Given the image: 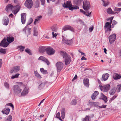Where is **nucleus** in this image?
<instances>
[{"label":"nucleus","mask_w":121,"mask_h":121,"mask_svg":"<svg viewBox=\"0 0 121 121\" xmlns=\"http://www.w3.org/2000/svg\"><path fill=\"white\" fill-rule=\"evenodd\" d=\"M60 54L63 56V58H65V61L66 65L69 64L71 62V57L66 52L63 51H60Z\"/></svg>","instance_id":"obj_1"},{"label":"nucleus","mask_w":121,"mask_h":121,"mask_svg":"<svg viewBox=\"0 0 121 121\" xmlns=\"http://www.w3.org/2000/svg\"><path fill=\"white\" fill-rule=\"evenodd\" d=\"M63 6L65 8H68L69 9L71 10H73V9H78L79 8V7L78 6L75 5L73 6L71 3V2L69 1H66V3L65 2Z\"/></svg>","instance_id":"obj_2"},{"label":"nucleus","mask_w":121,"mask_h":121,"mask_svg":"<svg viewBox=\"0 0 121 121\" xmlns=\"http://www.w3.org/2000/svg\"><path fill=\"white\" fill-rule=\"evenodd\" d=\"M13 91L14 94L17 95L21 93L22 89L18 85H15L13 86Z\"/></svg>","instance_id":"obj_3"},{"label":"nucleus","mask_w":121,"mask_h":121,"mask_svg":"<svg viewBox=\"0 0 121 121\" xmlns=\"http://www.w3.org/2000/svg\"><path fill=\"white\" fill-rule=\"evenodd\" d=\"M24 4L27 8L31 9L33 6V1L32 0H26Z\"/></svg>","instance_id":"obj_4"},{"label":"nucleus","mask_w":121,"mask_h":121,"mask_svg":"<svg viewBox=\"0 0 121 121\" xmlns=\"http://www.w3.org/2000/svg\"><path fill=\"white\" fill-rule=\"evenodd\" d=\"M47 54L49 55H53L55 52V51L52 48L48 47L45 49Z\"/></svg>","instance_id":"obj_5"},{"label":"nucleus","mask_w":121,"mask_h":121,"mask_svg":"<svg viewBox=\"0 0 121 121\" xmlns=\"http://www.w3.org/2000/svg\"><path fill=\"white\" fill-rule=\"evenodd\" d=\"M63 63L60 61H58L56 64V66L57 69V72H60L63 68Z\"/></svg>","instance_id":"obj_6"},{"label":"nucleus","mask_w":121,"mask_h":121,"mask_svg":"<svg viewBox=\"0 0 121 121\" xmlns=\"http://www.w3.org/2000/svg\"><path fill=\"white\" fill-rule=\"evenodd\" d=\"M5 39L6 41L9 44L13 42L14 40V37L12 36V34L7 35Z\"/></svg>","instance_id":"obj_7"},{"label":"nucleus","mask_w":121,"mask_h":121,"mask_svg":"<svg viewBox=\"0 0 121 121\" xmlns=\"http://www.w3.org/2000/svg\"><path fill=\"white\" fill-rule=\"evenodd\" d=\"M83 7L84 10L89 9L91 7L90 3L87 1H84L83 2Z\"/></svg>","instance_id":"obj_8"},{"label":"nucleus","mask_w":121,"mask_h":121,"mask_svg":"<svg viewBox=\"0 0 121 121\" xmlns=\"http://www.w3.org/2000/svg\"><path fill=\"white\" fill-rule=\"evenodd\" d=\"M100 88L101 91H107L109 90L110 88V85L109 84H107L104 86H99Z\"/></svg>","instance_id":"obj_9"},{"label":"nucleus","mask_w":121,"mask_h":121,"mask_svg":"<svg viewBox=\"0 0 121 121\" xmlns=\"http://www.w3.org/2000/svg\"><path fill=\"white\" fill-rule=\"evenodd\" d=\"M5 38H4L0 43V46L6 48L8 46L9 44L8 42L6 41Z\"/></svg>","instance_id":"obj_10"},{"label":"nucleus","mask_w":121,"mask_h":121,"mask_svg":"<svg viewBox=\"0 0 121 121\" xmlns=\"http://www.w3.org/2000/svg\"><path fill=\"white\" fill-rule=\"evenodd\" d=\"M116 34H113L109 37V40L110 44H112L114 42L116 38Z\"/></svg>","instance_id":"obj_11"},{"label":"nucleus","mask_w":121,"mask_h":121,"mask_svg":"<svg viewBox=\"0 0 121 121\" xmlns=\"http://www.w3.org/2000/svg\"><path fill=\"white\" fill-rule=\"evenodd\" d=\"M26 13H22L21 14V20L22 23L24 24L26 20Z\"/></svg>","instance_id":"obj_12"},{"label":"nucleus","mask_w":121,"mask_h":121,"mask_svg":"<svg viewBox=\"0 0 121 121\" xmlns=\"http://www.w3.org/2000/svg\"><path fill=\"white\" fill-rule=\"evenodd\" d=\"M112 77L115 80H117L121 78V75L119 74L115 73L113 74Z\"/></svg>","instance_id":"obj_13"},{"label":"nucleus","mask_w":121,"mask_h":121,"mask_svg":"<svg viewBox=\"0 0 121 121\" xmlns=\"http://www.w3.org/2000/svg\"><path fill=\"white\" fill-rule=\"evenodd\" d=\"M62 41L63 42L65 43L66 44L68 45L71 44L72 43V39L68 40L66 39H65L64 37L63 38H62Z\"/></svg>","instance_id":"obj_14"},{"label":"nucleus","mask_w":121,"mask_h":121,"mask_svg":"<svg viewBox=\"0 0 121 121\" xmlns=\"http://www.w3.org/2000/svg\"><path fill=\"white\" fill-rule=\"evenodd\" d=\"M20 67L19 66H17L14 67L12 70L10 71V73H12L13 72L16 73L18 71L20 70Z\"/></svg>","instance_id":"obj_15"},{"label":"nucleus","mask_w":121,"mask_h":121,"mask_svg":"<svg viewBox=\"0 0 121 121\" xmlns=\"http://www.w3.org/2000/svg\"><path fill=\"white\" fill-rule=\"evenodd\" d=\"M9 21V19L8 17H5L2 20L3 24L4 25L6 26L8 24Z\"/></svg>","instance_id":"obj_16"},{"label":"nucleus","mask_w":121,"mask_h":121,"mask_svg":"<svg viewBox=\"0 0 121 121\" xmlns=\"http://www.w3.org/2000/svg\"><path fill=\"white\" fill-rule=\"evenodd\" d=\"M38 60L44 61L48 65H49L50 64V62L48 61V60L43 56H40L39 57Z\"/></svg>","instance_id":"obj_17"},{"label":"nucleus","mask_w":121,"mask_h":121,"mask_svg":"<svg viewBox=\"0 0 121 121\" xmlns=\"http://www.w3.org/2000/svg\"><path fill=\"white\" fill-rule=\"evenodd\" d=\"M83 83L84 85L87 87L89 86V80L88 78H85L83 80Z\"/></svg>","instance_id":"obj_18"},{"label":"nucleus","mask_w":121,"mask_h":121,"mask_svg":"<svg viewBox=\"0 0 121 121\" xmlns=\"http://www.w3.org/2000/svg\"><path fill=\"white\" fill-rule=\"evenodd\" d=\"M107 97L104 95L103 93H101L100 98H99L100 99L103 100L106 103L107 101Z\"/></svg>","instance_id":"obj_19"},{"label":"nucleus","mask_w":121,"mask_h":121,"mask_svg":"<svg viewBox=\"0 0 121 121\" xmlns=\"http://www.w3.org/2000/svg\"><path fill=\"white\" fill-rule=\"evenodd\" d=\"M109 77V75L108 73L104 74L102 76V79L101 80L102 81H106L107 80L108 77Z\"/></svg>","instance_id":"obj_20"},{"label":"nucleus","mask_w":121,"mask_h":121,"mask_svg":"<svg viewBox=\"0 0 121 121\" xmlns=\"http://www.w3.org/2000/svg\"><path fill=\"white\" fill-rule=\"evenodd\" d=\"M89 104L90 106L91 107H97L98 106L99 103L96 102H89Z\"/></svg>","instance_id":"obj_21"},{"label":"nucleus","mask_w":121,"mask_h":121,"mask_svg":"<svg viewBox=\"0 0 121 121\" xmlns=\"http://www.w3.org/2000/svg\"><path fill=\"white\" fill-rule=\"evenodd\" d=\"M14 7H15L17 9L13 11V13L14 14H15L17 13L20 10V6L19 5H17L14 6Z\"/></svg>","instance_id":"obj_22"},{"label":"nucleus","mask_w":121,"mask_h":121,"mask_svg":"<svg viewBox=\"0 0 121 121\" xmlns=\"http://www.w3.org/2000/svg\"><path fill=\"white\" fill-rule=\"evenodd\" d=\"M14 8V7L12 5L9 4L7 5L5 10L6 11H8L9 9L12 10Z\"/></svg>","instance_id":"obj_23"},{"label":"nucleus","mask_w":121,"mask_h":121,"mask_svg":"<svg viewBox=\"0 0 121 121\" xmlns=\"http://www.w3.org/2000/svg\"><path fill=\"white\" fill-rule=\"evenodd\" d=\"M28 92V90L25 87L21 93V96H24L27 94Z\"/></svg>","instance_id":"obj_24"},{"label":"nucleus","mask_w":121,"mask_h":121,"mask_svg":"<svg viewBox=\"0 0 121 121\" xmlns=\"http://www.w3.org/2000/svg\"><path fill=\"white\" fill-rule=\"evenodd\" d=\"M10 111V109L9 108H5L2 110V112L4 114H6V115H8Z\"/></svg>","instance_id":"obj_25"},{"label":"nucleus","mask_w":121,"mask_h":121,"mask_svg":"<svg viewBox=\"0 0 121 121\" xmlns=\"http://www.w3.org/2000/svg\"><path fill=\"white\" fill-rule=\"evenodd\" d=\"M107 13L109 14H115L116 12H114L113 11L111 8H109L107 10Z\"/></svg>","instance_id":"obj_26"},{"label":"nucleus","mask_w":121,"mask_h":121,"mask_svg":"<svg viewBox=\"0 0 121 121\" xmlns=\"http://www.w3.org/2000/svg\"><path fill=\"white\" fill-rule=\"evenodd\" d=\"M51 28L53 32H56L57 31V29L56 24H54L53 26H52Z\"/></svg>","instance_id":"obj_27"},{"label":"nucleus","mask_w":121,"mask_h":121,"mask_svg":"<svg viewBox=\"0 0 121 121\" xmlns=\"http://www.w3.org/2000/svg\"><path fill=\"white\" fill-rule=\"evenodd\" d=\"M42 16H38L37 17V18L35 19L34 23V24L35 25H36V24L38 23V21L40 20V19L42 18Z\"/></svg>","instance_id":"obj_28"},{"label":"nucleus","mask_w":121,"mask_h":121,"mask_svg":"<svg viewBox=\"0 0 121 121\" xmlns=\"http://www.w3.org/2000/svg\"><path fill=\"white\" fill-rule=\"evenodd\" d=\"M65 109L64 108H63L61 110V117L62 119H64L65 118Z\"/></svg>","instance_id":"obj_29"},{"label":"nucleus","mask_w":121,"mask_h":121,"mask_svg":"<svg viewBox=\"0 0 121 121\" xmlns=\"http://www.w3.org/2000/svg\"><path fill=\"white\" fill-rule=\"evenodd\" d=\"M33 35L35 36H37L38 35V31L36 27H34L33 28Z\"/></svg>","instance_id":"obj_30"},{"label":"nucleus","mask_w":121,"mask_h":121,"mask_svg":"<svg viewBox=\"0 0 121 121\" xmlns=\"http://www.w3.org/2000/svg\"><path fill=\"white\" fill-rule=\"evenodd\" d=\"M45 47L41 46L39 47V51L40 52L43 53L45 51Z\"/></svg>","instance_id":"obj_31"},{"label":"nucleus","mask_w":121,"mask_h":121,"mask_svg":"<svg viewBox=\"0 0 121 121\" xmlns=\"http://www.w3.org/2000/svg\"><path fill=\"white\" fill-rule=\"evenodd\" d=\"M33 21V19L31 17H30L29 20L28 22L27 23V25L25 27V28H26V27H27L28 25L31 24V23Z\"/></svg>","instance_id":"obj_32"},{"label":"nucleus","mask_w":121,"mask_h":121,"mask_svg":"<svg viewBox=\"0 0 121 121\" xmlns=\"http://www.w3.org/2000/svg\"><path fill=\"white\" fill-rule=\"evenodd\" d=\"M46 83L45 82L42 83L39 86L38 88L39 90H41L43 89L45 86V84Z\"/></svg>","instance_id":"obj_33"},{"label":"nucleus","mask_w":121,"mask_h":121,"mask_svg":"<svg viewBox=\"0 0 121 121\" xmlns=\"http://www.w3.org/2000/svg\"><path fill=\"white\" fill-rule=\"evenodd\" d=\"M34 73L35 76L37 78L39 79H40L42 78L41 76L38 73L37 71H34Z\"/></svg>","instance_id":"obj_34"},{"label":"nucleus","mask_w":121,"mask_h":121,"mask_svg":"<svg viewBox=\"0 0 121 121\" xmlns=\"http://www.w3.org/2000/svg\"><path fill=\"white\" fill-rule=\"evenodd\" d=\"M103 3V5L105 7L108 6L109 3V2L108 0L104 1V0H101Z\"/></svg>","instance_id":"obj_35"},{"label":"nucleus","mask_w":121,"mask_h":121,"mask_svg":"<svg viewBox=\"0 0 121 121\" xmlns=\"http://www.w3.org/2000/svg\"><path fill=\"white\" fill-rule=\"evenodd\" d=\"M116 90L117 92H120L121 90V84H119L118 85H117Z\"/></svg>","instance_id":"obj_36"},{"label":"nucleus","mask_w":121,"mask_h":121,"mask_svg":"<svg viewBox=\"0 0 121 121\" xmlns=\"http://www.w3.org/2000/svg\"><path fill=\"white\" fill-rule=\"evenodd\" d=\"M77 101L75 99H73L71 102L70 104L71 105H74L77 104Z\"/></svg>","instance_id":"obj_37"},{"label":"nucleus","mask_w":121,"mask_h":121,"mask_svg":"<svg viewBox=\"0 0 121 121\" xmlns=\"http://www.w3.org/2000/svg\"><path fill=\"white\" fill-rule=\"evenodd\" d=\"M40 69L41 72L43 74H46L48 73L47 70H44L43 68H40Z\"/></svg>","instance_id":"obj_38"},{"label":"nucleus","mask_w":121,"mask_h":121,"mask_svg":"<svg viewBox=\"0 0 121 121\" xmlns=\"http://www.w3.org/2000/svg\"><path fill=\"white\" fill-rule=\"evenodd\" d=\"M69 25H66L64 26V27L63 28L62 30L65 31L67 30H69Z\"/></svg>","instance_id":"obj_39"},{"label":"nucleus","mask_w":121,"mask_h":121,"mask_svg":"<svg viewBox=\"0 0 121 121\" xmlns=\"http://www.w3.org/2000/svg\"><path fill=\"white\" fill-rule=\"evenodd\" d=\"M89 9H85L86 11V13H85V15H86V16L87 17H90L91 15V12L89 13L88 11Z\"/></svg>","instance_id":"obj_40"},{"label":"nucleus","mask_w":121,"mask_h":121,"mask_svg":"<svg viewBox=\"0 0 121 121\" xmlns=\"http://www.w3.org/2000/svg\"><path fill=\"white\" fill-rule=\"evenodd\" d=\"M82 0H74L73 2L77 5L80 4L81 3Z\"/></svg>","instance_id":"obj_41"},{"label":"nucleus","mask_w":121,"mask_h":121,"mask_svg":"<svg viewBox=\"0 0 121 121\" xmlns=\"http://www.w3.org/2000/svg\"><path fill=\"white\" fill-rule=\"evenodd\" d=\"M18 48H20L19 50L21 51H23L25 48V47L22 46H19L17 47Z\"/></svg>","instance_id":"obj_42"},{"label":"nucleus","mask_w":121,"mask_h":121,"mask_svg":"<svg viewBox=\"0 0 121 121\" xmlns=\"http://www.w3.org/2000/svg\"><path fill=\"white\" fill-rule=\"evenodd\" d=\"M115 89L113 88L109 92V93L110 95H113L115 93Z\"/></svg>","instance_id":"obj_43"},{"label":"nucleus","mask_w":121,"mask_h":121,"mask_svg":"<svg viewBox=\"0 0 121 121\" xmlns=\"http://www.w3.org/2000/svg\"><path fill=\"white\" fill-rule=\"evenodd\" d=\"M6 52V49L1 48L0 49V52L2 53L5 54Z\"/></svg>","instance_id":"obj_44"},{"label":"nucleus","mask_w":121,"mask_h":121,"mask_svg":"<svg viewBox=\"0 0 121 121\" xmlns=\"http://www.w3.org/2000/svg\"><path fill=\"white\" fill-rule=\"evenodd\" d=\"M25 52L28 54L30 55H32V53H31V50L29 48H26L25 50Z\"/></svg>","instance_id":"obj_45"},{"label":"nucleus","mask_w":121,"mask_h":121,"mask_svg":"<svg viewBox=\"0 0 121 121\" xmlns=\"http://www.w3.org/2000/svg\"><path fill=\"white\" fill-rule=\"evenodd\" d=\"M110 26H111V23H110L109 22H108L105 23L104 27L105 28H108Z\"/></svg>","instance_id":"obj_46"},{"label":"nucleus","mask_w":121,"mask_h":121,"mask_svg":"<svg viewBox=\"0 0 121 121\" xmlns=\"http://www.w3.org/2000/svg\"><path fill=\"white\" fill-rule=\"evenodd\" d=\"M17 73L18 74H16L14 75H12V76L11 78L12 79H14L18 78V77L19 75L20 74L18 73Z\"/></svg>","instance_id":"obj_47"},{"label":"nucleus","mask_w":121,"mask_h":121,"mask_svg":"<svg viewBox=\"0 0 121 121\" xmlns=\"http://www.w3.org/2000/svg\"><path fill=\"white\" fill-rule=\"evenodd\" d=\"M6 105L10 106L12 107V108L13 109L14 108V107L13 106V104L11 103H8L6 105H5V107L6 108Z\"/></svg>","instance_id":"obj_48"},{"label":"nucleus","mask_w":121,"mask_h":121,"mask_svg":"<svg viewBox=\"0 0 121 121\" xmlns=\"http://www.w3.org/2000/svg\"><path fill=\"white\" fill-rule=\"evenodd\" d=\"M82 121H91V120L89 119L88 117L86 116L84 118Z\"/></svg>","instance_id":"obj_49"},{"label":"nucleus","mask_w":121,"mask_h":121,"mask_svg":"<svg viewBox=\"0 0 121 121\" xmlns=\"http://www.w3.org/2000/svg\"><path fill=\"white\" fill-rule=\"evenodd\" d=\"M4 85L5 86L7 89H9V84L7 82H5L4 83Z\"/></svg>","instance_id":"obj_50"},{"label":"nucleus","mask_w":121,"mask_h":121,"mask_svg":"<svg viewBox=\"0 0 121 121\" xmlns=\"http://www.w3.org/2000/svg\"><path fill=\"white\" fill-rule=\"evenodd\" d=\"M12 119V117L11 116L9 115L6 121H11Z\"/></svg>","instance_id":"obj_51"},{"label":"nucleus","mask_w":121,"mask_h":121,"mask_svg":"<svg viewBox=\"0 0 121 121\" xmlns=\"http://www.w3.org/2000/svg\"><path fill=\"white\" fill-rule=\"evenodd\" d=\"M69 30H70L73 32L74 31V29L71 26H69Z\"/></svg>","instance_id":"obj_52"},{"label":"nucleus","mask_w":121,"mask_h":121,"mask_svg":"<svg viewBox=\"0 0 121 121\" xmlns=\"http://www.w3.org/2000/svg\"><path fill=\"white\" fill-rule=\"evenodd\" d=\"M52 13V9L51 8H49L48 9V13L49 14L51 15Z\"/></svg>","instance_id":"obj_53"},{"label":"nucleus","mask_w":121,"mask_h":121,"mask_svg":"<svg viewBox=\"0 0 121 121\" xmlns=\"http://www.w3.org/2000/svg\"><path fill=\"white\" fill-rule=\"evenodd\" d=\"M18 84L20 85L21 86L25 87V85L23 84L22 82H18Z\"/></svg>","instance_id":"obj_54"},{"label":"nucleus","mask_w":121,"mask_h":121,"mask_svg":"<svg viewBox=\"0 0 121 121\" xmlns=\"http://www.w3.org/2000/svg\"><path fill=\"white\" fill-rule=\"evenodd\" d=\"M89 118V119L91 120V119L94 116V114H93L90 115V116H87Z\"/></svg>","instance_id":"obj_55"},{"label":"nucleus","mask_w":121,"mask_h":121,"mask_svg":"<svg viewBox=\"0 0 121 121\" xmlns=\"http://www.w3.org/2000/svg\"><path fill=\"white\" fill-rule=\"evenodd\" d=\"M28 33L29 35L30 34L31 32V28H27Z\"/></svg>","instance_id":"obj_56"},{"label":"nucleus","mask_w":121,"mask_h":121,"mask_svg":"<svg viewBox=\"0 0 121 121\" xmlns=\"http://www.w3.org/2000/svg\"><path fill=\"white\" fill-rule=\"evenodd\" d=\"M114 11H118L119 12L120 11H121L120 10V8H119L117 7H115L114 8Z\"/></svg>","instance_id":"obj_57"},{"label":"nucleus","mask_w":121,"mask_h":121,"mask_svg":"<svg viewBox=\"0 0 121 121\" xmlns=\"http://www.w3.org/2000/svg\"><path fill=\"white\" fill-rule=\"evenodd\" d=\"M99 92L97 91H95L94 93L93 94L95 96H97Z\"/></svg>","instance_id":"obj_58"},{"label":"nucleus","mask_w":121,"mask_h":121,"mask_svg":"<svg viewBox=\"0 0 121 121\" xmlns=\"http://www.w3.org/2000/svg\"><path fill=\"white\" fill-rule=\"evenodd\" d=\"M94 29V27L93 26L90 27L89 28V32H92L93 30Z\"/></svg>","instance_id":"obj_59"},{"label":"nucleus","mask_w":121,"mask_h":121,"mask_svg":"<svg viewBox=\"0 0 121 121\" xmlns=\"http://www.w3.org/2000/svg\"><path fill=\"white\" fill-rule=\"evenodd\" d=\"M117 95H117L115 94L113 96L111 99L113 100L116 98L117 97Z\"/></svg>","instance_id":"obj_60"},{"label":"nucleus","mask_w":121,"mask_h":121,"mask_svg":"<svg viewBox=\"0 0 121 121\" xmlns=\"http://www.w3.org/2000/svg\"><path fill=\"white\" fill-rule=\"evenodd\" d=\"M39 2H35V8H37L39 7Z\"/></svg>","instance_id":"obj_61"},{"label":"nucleus","mask_w":121,"mask_h":121,"mask_svg":"<svg viewBox=\"0 0 121 121\" xmlns=\"http://www.w3.org/2000/svg\"><path fill=\"white\" fill-rule=\"evenodd\" d=\"M107 105H103L101 106H99V108H105L106 107Z\"/></svg>","instance_id":"obj_62"},{"label":"nucleus","mask_w":121,"mask_h":121,"mask_svg":"<svg viewBox=\"0 0 121 121\" xmlns=\"http://www.w3.org/2000/svg\"><path fill=\"white\" fill-rule=\"evenodd\" d=\"M60 117V113L59 112H58L56 114V117L58 118Z\"/></svg>","instance_id":"obj_63"},{"label":"nucleus","mask_w":121,"mask_h":121,"mask_svg":"<svg viewBox=\"0 0 121 121\" xmlns=\"http://www.w3.org/2000/svg\"><path fill=\"white\" fill-rule=\"evenodd\" d=\"M52 34L53 38H54V37H56L57 36V34L55 33V34L54 32H52Z\"/></svg>","instance_id":"obj_64"}]
</instances>
